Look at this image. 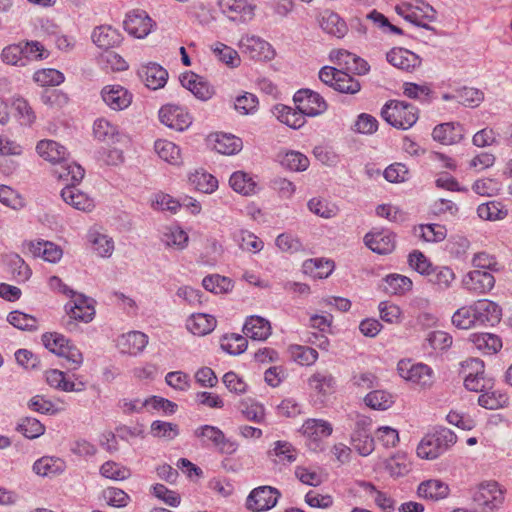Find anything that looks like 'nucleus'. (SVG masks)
I'll return each mask as SVG.
<instances>
[{"label":"nucleus","mask_w":512,"mask_h":512,"mask_svg":"<svg viewBox=\"0 0 512 512\" xmlns=\"http://www.w3.org/2000/svg\"><path fill=\"white\" fill-rule=\"evenodd\" d=\"M457 441L456 434L448 428H439L426 434L419 442L416 453L421 459L434 460L447 452Z\"/></svg>","instance_id":"obj_1"},{"label":"nucleus","mask_w":512,"mask_h":512,"mask_svg":"<svg viewBox=\"0 0 512 512\" xmlns=\"http://www.w3.org/2000/svg\"><path fill=\"white\" fill-rule=\"evenodd\" d=\"M382 118L391 126L401 129H410L418 120V109L407 102L390 100L381 109Z\"/></svg>","instance_id":"obj_2"},{"label":"nucleus","mask_w":512,"mask_h":512,"mask_svg":"<svg viewBox=\"0 0 512 512\" xmlns=\"http://www.w3.org/2000/svg\"><path fill=\"white\" fill-rule=\"evenodd\" d=\"M44 346L52 353L64 357L71 363L72 369H78L83 363L81 351L73 345L64 335L59 333H45L42 335Z\"/></svg>","instance_id":"obj_3"},{"label":"nucleus","mask_w":512,"mask_h":512,"mask_svg":"<svg viewBox=\"0 0 512 512\" xmlns=\"http://www.w3.org/2000/svg\"><path fill=\"white\" fill-rule=\"evenodd\" d=\"M399 375L421 388H430L435 380L434 371L424 363H414L410 359L400 360L397 364Z\"/></svg>","instance_id":"obj_4"},{"label":"nucleus","mask_w":512,"mask_h":512,"mask_svg":"<svg viewBox=\"0 0 512 512\" xmlns=\"http://www.w3.org/2000/svg\"><path fill=\"white\" fill-rule=\"evenodd\" d=\"M95 301L82 293L76 292L65 304V311L70 320L66 324L69 329L75 326L72 320L84 323L91 322L95 317Z\"/></svg>","instance_id":"obj_5"},{"label":"nucleus","mask_w":512,"mask_h":512,"mask_svg":"<svg viewBox=\"0 0 512 512\" xmlns=\"http://www.w3.org/2000/svg\"><path fill=\"white\" fill-rule=\"evenodd\" d=\"M395 11L406 21L428 30H432V27L425 21L433 22L436 19V11L428 4H423L420 7L410 3H402L395 7Z\"/></svg>","instance_id":"obj_6"},{"label":"nucleus","mask_w":512,"mask_h":512,"mask_svg":"<svg viewBox=\"0 0 512 512\" xmlns=\"http://www.w3.org/2000/svg\"><path fill=\"white\" fill-rule=\"evenodd\" d=\"M281 493L271 486H259L254 488L248 495L246 506L253 512H262L276 506Z\"/></svg>","instance_id":"obj_7"},{"label":"nucleus","mask_w":512,"mask_h":512,"mask_svg":"<svg viewBox=\"0 0 512 512\" xmlns=\"http://www.w3.org/2000/svg\"><path fill=\"white\" fill-rule=\"evenodd\" d=\"M293 100L296 108L310 117L318 116L327 110V103L324 98L310 89L297 91Z\"/></svg>","instance_id":"obj_8"},{"label":"nucleus","mask_w":512,"mask_h":512,"mask_svg":"<svg viewBox=\"0 0 512 512\" xmlns=\"http://www.w3.org/2000/svg\"><path fill=\"white\" fill-rule=\"evenodd\" d=\"M467 368L470 369L465 376V387L474 392H483L486 389L493 388L491 379L484 376V362L478 358H472L465 362Z\"/></svg>","instance_id":"obj_9"},{"label":"nucleus","mask_w":512,"mask_h":512,"mask_svg":"<svg viewBox=\"0 0 512 512\" xmlns=\"http://www.w3.org/2000/svg\"><path fill=\"white\" fill-rule=\"evenodd\" d=\"M159 119L162 124L176 131H184L191 123V116L181 107L165 105L159 110Z\"/></svg>","instance_id":"obj_10"},{"label":"nucleus","mask_w":512,"mask_h":512,"mask_svg":"<svg viewBox=\"0 0 512 512\" xmlns=\"http://www.w3.org/2000/svg\"><path fill=\"white\" fill-rule=\"evenodd\" d=\"M462 284L469 292L482 295L493 289L495 278L493 274L488 271L473 270L463 277Z\"/></svg>","instance_id":"obj_11"},{"label":"nucleus","mask_w":512,"mask_h":512,"mask_svg":"<svg viewBox=\"0 0 512 512\" xmlns=\"http://www.w3.org/2000/svg\"><path fill=\"white\" fill-rule=\"evenodd\" d=\"M104 103L114 111L128 108L132 102V94L121 85H107L101 91Z\"/></svg>","instance_id":"obj_12"},{"label":"nucleus","mask_w":512,"mask_h":512,"mask_svg":"<svg viewBox=\"0 0 512 512\" xmlns=\"http://www.w3.org/2000/svg\"><path fill=\"white\" fill-rule=\"evenodd\" d=\"M138 76L146 87L152 90L163 88L168 80L167 70L155 62L141 65Z\"/></svg>","instance_id":"obj_13"},{"label":"nucleus","mask_w":512,"mask_h":512,"mask_svg":"<svg viewBox=\"0 0 512 512\" xmlns=\"http://www.w3.org/2000/svg\"><path fill=\"white\" fill-rule=\"evenodd\" d=\"M364 243L377 254H389L395 248V235L389 230L371 231L364 236Z\"/></svg>","instance_id":"obj_14"},{"label":"nucleus","mask_w":512,"mask_h":512,"mask_svg":"<svg viewBox=\"0 0 512 512\" xmlns=\"http://www.w3.org/2000/svg\"><path fill=\"white\" fill-rule=\"evenodd\" d=\"M504 494L496 482H487L480 485L475 495V501L478 505L488 510H494L503 503Z\"/></svg>","instance_id":"obj_15"},{"label":"nucleus","mask_w":512,"mask_h":512,"mask_svg":"<svg viewBox=\"0 0 512 512\" xmlns=\"http://www.w3.org/2000/svg\"><path fill=\"white\" fill-rule=\"evenodd\" d=\"M241 48L250 58L259 61L271 60L275 55L272 46L267 41L256 36L243 38L241 40Z\"/></svg>","instance_id":"obj_16"},{"label":"nucleus","mask_w":512,"mask_h":512,"mask_svg":"<svg viewBox=\"0 0 512 512\" xmlns=\"http://www.w3.org/2000/svg\"><path fill=\"white\" fill-rule=\"evenodd\" d=\"M124 29L136 38H144L151 32L152 19L144 11H134L126 16Z\"/></svg>","instance_id":"obj_17"},{"label":"nucleus","mask_w":512,"mask_h":512,"mask_svg":"<svg viewBox=\"0 0 512 512\" xmlns=\"http://www.w3.org/2000/svg\"><path fill=\"white\" fill-rule=\"evenodd\" d=\"M477 326L495 325L500 321L501 308L493 301L481 299L474 304Z\"/></svg>","instance_id":"obj_18"},{"label":"nucleus","mask_w":512,"mask_h":512,"mask_svg":"<svg viewBox=\"0 0 512 512\" xmlns=\"http://www.w3.org/2000/svg\"><path fill=\"white\" fill-rule=\"evenodd\" d=\"M387 61L394 67L411 72L420 66L421 59L412 51L404 48H393L386 54Z\"/></svg>","instance_id":"obj_19"},{"label":"nucleus","mask_w":512,"mask_h":512,"mask_svg":"<svg viewBox=\"0 0 512 512\" xmlns=\"http://www.w3.org/2000/svg\"><path fill=\"white\" fill-rule=\"evenodd\" d=\"M61 197L65 203L83 212H90L95 207L94 199L74 185L64 187L61 190Z\"/></svg>","instance_id":"obj_20"},{"label":"nucleus","mask_w":512,"mask_h":512,"mask_svg":"<svg viewBox=\"0 0 512 512\" xmlns=\"http://www.w3.org/2000/svg\"><path fill=\"white\" fill-rule=\"evenodd\" d=\"M464 132L461 124L448 122L437 125L432 131V137L441 144L452 145L463 139Z\"/></svg>","instance_id":"obj_21"},{"label":"nucleus","mask_w":512,"mask_h":512,"mask_svg":"<svg viewBox=\"0 0 512 512\" xmlns=\"http://www.w3.org/2000/svg\"><path fill=\"white\" fill-rule=\"evenodd\" d=\"M221 11L231 20H236L238 16L243 18H252L256 6L248 0H218Z\"/></svg>","instance_id":"obj_22"},{"label":"nucleus","mask_w":512,"mask_h":512,"mask_svg":"<svg viewBox=\"0 0 512 512\" xmlns=\"http://www.w3.org/2000/svg\"><path fill=\"white\" fill-rule=\"evenodd\" d=\"M308 385L317 395L327 397L336 389V379L327 370L316 371L308 379Z\"/></svg>","instance_id":"obj_23"},{"label":"nucleus","mask_w":512,"mask_h":512,"mask_svg":"<svg viewBox=\"0 0 512 512\" xmlns=\"http://www.w3.org/2000/svg\"><path fill=\"white\" fill-rule=\"evenodd\" d=\"M427 279L436 291L443 292L452 287L456 275L448 266H434L428 273Z\"/></svg>","instance_id":"obj_24"},{"label":"nucleus","mask_w":512,"mask_h":512,"mask_svg":"<svg viewBox=\"0 0 512 512\" xmlns=\"http://www.w3.org/2000/svg\"><path fill=\"white\" fill-rule=\"evenodd\" d=\"M243 332L253 340L264 341L271 335V325L263 317L250 316L245 321Z\"/></svg>","instance_id":"obj_25"},{"label":"nucleus","mask_w":512,"mask_h":512,"mask_svg":"<svg viewBox=\"0 0 512 512\" xmlns=\"http://www.w3.org/2000/svg\"><path fill=\"white\" fill-rule=\"evenodd\" d=\"M29 251L34 257H40L50 263H57L63 255L62 249L58 245L44 240L30 242Z\"/></svg>","instance_id":"obj_26"},{"label":"nucleus","mask_w":512,"mask_h":512,"mask_svg":"<svg viewBox=\"0 0 512 512\" xmlns=\"http://www.w3.org/2000/svg\"><path fill=\"white\" fill-rule=\"evenodd\" d=\"M54 168V175L63 181L71 182L72 185L79 183L85 174L84 169L76 162H70L65 157L64 160L58 161Z\"/></svg>","instance_id":"obj_27"},{"label":"nucleus","mask_w":512,"mask_h":512,"mask_svg":"<svg viewBox=\"0 0 512 512\" xmlns=\"http://www.w3.org/2000/svg\"><path fill=\"white\" fill-rule=\"evenodd\" d=\"M148 344V336L140 331H131L118 339V346L123 353L136 355Z\"/></svg>","instance_id":"obj_28"},{"label":"nucleus","mask_w":512,"mask_h":512,"mask_svg":"<svg viewBox=\"0 0 512 512\" xmlns=\"http://www.w3.org/2000/svg\"><path fill=\"white\" fill-rule=\"evenodd\" d=\"M332 431L331 423L323 419H307L301 427L302 434L314 441L330 436Z\"/></svg>","instance_id":"obj_29"},{"label":"nucleus","mask_w":512,"mask_h":512,"mask_svg":"<svg viewBox=\"0 0 512 512\" xmlns=\"http://www.w3.org/2000/svg\"><path fill=\"white\" fill-rule=\"evenodd\" d=\"M273 114L280 122L293 129L302 127L306 121L305 116H307L299 109H293L292 107L283 104L275 105L273 108Z\"/></svg>","instance_id":"obj_30"},{"label":"nucleus","mask_w":512,"mask_h":512,"mask_svg":"<svg viewBox=\"0 0 512 512\" xmlns=\"http://www.w3.org/2000/svg\"><path fill=\"white\" fill-rule=\"evenodd\" d=\"M214 316L204 313L192 314L186 322L187 329L194 335L203 336L211 333L216 327Z\"/></svg>","instance_id":"obj_31"},{"label":"nucleus","mask_w":512,"mask_h":512,"mask_svg":"<svg viewBox=\"0 0 512 512\" xmlns=\"http://www.w3.org/2000/svg\"><path fill=\"white\" fill-rule=\"evenodd\" d=\"M92 40L99 48L109 49L120 44L121 34L111 26L102 25L93 30Z\"/></svg>","instance_id":"obj_32"},{"label":"nucleus","mask_w":512,"mask_h":512,"mask_svg":"<svg viewBox=\"0 0 512 512\" xmlns=\"http://www.w3.org/2000/svg\"><path fill=\"white\" fill-rule=\"evenodd\" d=\"M321 28L328 34L342 38L347 33L345 21L335 12L325 10L320 19Z\"/></svg>","instance_id":"obj_33"},{"label":"nucleus","mask_w":512,"mask_h":512,"mask_svg":"<svg viewBox=\"0 0 512 512\" xmlns=\"http://www.w3.org/2000/svg\"><path fill=\"white\" fill-rule=\"evenodd\" d=\"M36 151L40 157L51 163L64 160L67 149L54 140H41L36 145Z\"/></svg>","instance_id":"obj_34"},{"label":"nucleus","mask_w":512,"mask_h":512,"mask_svg":"<svg viewBox=\"0 0 512 512\" xmlns=\"http://www.w3.org/2000/svg\"><path fill=\"white\" fill-rule=\"evenodd\" d=\"M417 493L421 498L437 501L448 496L449 488L440 480L430 479L419 484Z\"/></svg>","instance_id":"obj_35"},{"label":"nucleus","mask_w":512,"mask_h":512,"mask_svg":"<svg viewBox=\"0 0 512 512\" xmlns=\"http://www.w3.org/2000/svg\"><path fill=\"white\" fill-rule=\"evenodd\" d=\"M46 381L49 386L64 392H81L84 390L82 382L77 384L69 381L66 379L65 373L57 369H51L46 372Z\"/></svg>","instance_id":"obj_36"},{"label":"nucleus","mask_w":512,"mask_h":512,"mask_svg":"<svg viewBox=\"0 0 512 512\" xmlns=\"http://www.w3.org/2000/svg\"><path fill=\"white\" fill-rule=\"evenodd\" d=\"M229 184L235 192L244 196L253 195L257 190V183L253 177L244 171L234 172L230 176Z\"/></svg>","instance_id":"obj_37"},{"label":"nucleus","mask_w":512,"mask_h":512,"mask_svg":"<svg viewBox=\"0 0 512 512\" xmlns=\"http://www.w3.org/2000/svg\"><path fill=\"white\" fill-rule=\"evenodd\" d=\"M94 137L102 142L114 143L119 141L118 127L105 118H98L93 124Z\"/></svg>","instance_id":"obj_38"},{"label":"nucleus","mask_w":512,"mask_h":512,"mask_svg":"<svg viewBox=\"0 0 512 512\" xmlns=\"http://www.w3.org/2000/svg\"><path fill=\"white\" fill-rule=\"evenodd\" d=\"M269 457L275 463L291 464L297 459V450L291 443L279 440L274 442L273 449L269 451Z\"/></svg>","instance_id":"obj_39"},{"label":"nucleus","mask_w":512,"mask_h":512,"mask_svg":"<svg viewBox=\"0 0 512 512\" xmlns=\"http://www.w3.org/2000/svg\"><path fill=\"white\" fill-rule=\"evenodd\" d=\"M334 269V263L330 260L324 259H308L303 263V271L313 278L324 279L327 278Z\"/></svg>","instance_id":"obj_40"},{"label":"nucleus","mask_w":512,"mask_h":512,"mask_svg":"<svg viewBox=\"0 0 512 512\" xmlns=\"http://www.w3.org/2000/svg\"><path fill=\"white\" fill-rule=\"evenodd\" d=\"M6 264L9 268L10 273L17 282L27 281L32 272L25 261L16 253L6 255Z\"/></svg>","instance_id":"obj_41"},{"label":"nucleus","mask_w":512,"mask_h":512,"mask_svg":"<svg viewBox=\"0 0 512 512\" xmlns=\"http://www.w3.org/2000/svg\"><path fill=\"white\" fill-rule=\"evenodd\" d=\"M509 398L505 393L498 390L486 389L478 397V404L489 410H496L508 405Z\"/></svg>","instance_id":"obj_42"},{"label":"nucleus","mask_w":512,"mask_h":512,"mask_svg":"<svg viewBox=\"0 0 512 512\" xmlns=\"http://www.w3.org/2000/svg\"><path fill=\"white\" fill-rule=\"evenodd\" d=\"M384 283V290L391 295H404L413 285L410 278L400 274L387 275Z\"/></svg>","instance_id":"obj_43"},{"label":"nucleus","mask_w":512,"mask_h":512,"mask_svg":"<svg viewBox=\"0 0 512 512\" xmlns=\"http://www.w3.org/2000/svg\"><path fill=\"white\" fill-rule=\"evenodd\" d=\"M15 430L21 433L25 438L36 439L45 433V425L34 417H24L19 419Z\"/></svg>","instance_id":"obj_44"},{"label":"nucleus","mask_w":512,"mask_h":512,"mask_svg":"<svg viewBox=\"0 0 512 512\" xmlns=\"http://www.w3.org/2000/svg\"><path fill=\"white\" fill-rule=\"evenodd\" d=\"M214 149L224 155H233L242 149V140L231 134H217Z\"/></svg>","instance_id":"obj_45"},{"label":"nucleus","mask_w":512,"mask_h":512,"mask_svg":"<svg viewBox=\"0 0 512 512\" xmlns=\"http://www.w3.org/2000/svg\"><path fill=\"white\" fill-rule=\"evenodd\" d=\"M471 340L475 347L486 354H495L502 347L501 339L491 333L473 334Z\"/></svg>","instance_id":"obj_46"},{"label":"nucleus","mask_w":512,"mask_h":512,"mask_svg":"<svg viewBox=\"0 0 512 512\" xmlns=\"http://www.w3.org/2000/svg\"><path fill=\"white\" fill-rule=\"evenodd\" d=\"M233 239L243 251L259 253L264 247L263 241L249 231L240 230L235 232Z\"/></svg>","instance_id":"obj_47"},{"label":"nucleus","mask_w":512,"mask_h":512,"mask_svg":"<svg viewBox=\"0 0 512 512\" xmlns=\"http://www.w3.org/2000/svg\"><path fill=\"white\" fill-rule=\"evenodd\" d=\"M162 241L168 247L183 250L187 247L189 237L179 226L167 227L162 236Z\"/></svg>","instance_id":"obj_48"},{"label":"nucleus","mask_w":512,"mask_h":512,"mask_svg":"<svg viewBox=\"0 0 512 512\" xmlns=\"http://www.w3.org/2000/svg\"><path fill=\"white\" fill-rule=\"evenodd\" d=\"M366 406L374 410H387L394 403V397L385 390H373L364 397Z\"/></svg>","instance_id":"obj_49"},{"label":"nucleus","mask_w":512,"mask_h":512,"mask_svg":"<svg viewBox=\"0 0 512 512\" xmlns=\"http://www.w3.org/2000/svg\"><path fill=\"white\" fill-rule=\"evenodd\" d=\"M189 182L196 190L206 194L214 192L218 187L217 179L204 171H196L191 174Z\"/></svg>","instance_id":"obj_50"},{"label":"nucleus","mask_w":512,"mask_h":512,"mask_svg":"<svg viewBox=\"0 0 512 512\" xmlns=\"http://www.w3.org/2000/svg\"><path fill=\"white\" fill-rule=\"evenodd\" d=\"M155 152L164 161L170 164H178L180 160V148L173 142L159 139L154 143Z\"/></svg>","instance_id":"obj_51"},{"label":"nucleus","mask_w":512,"mask_h":512,"mask_svg":"<svg viewBox=\"0 0 512 512\" xmlns=\"http://www.w3.org/2000/svg\"><path fill=\"white\" fill-rule=\"evenodd\" d=\"M33 471L40 476H55L63 471V462L52 457H42L33 464Z\"/></svg>","instance_id":"obj_52"},{"label":"nucleus","mask_w":512,"mask_h":512,"mask_svg":"<svg viewBox=\"0 0 512 512\" xmlns=\"http://www.w3.org/2000/svg\"><path fill=\"white\" fill-rule=\"evenodd\" d=\"M20 45L21 48H23L22 57L24 67L32 61H38L48 57V52L38 41H20Z\"/></svg>","instance_id":"obj_53"},{"label":"nucleus","mask_w":512,"mask_h":512,"mask_svg":"<svg viewBox=\"0 0 512 512\" xmlns=\"http://www.w3.org/2000/svg\"><path fill=\"white\" fill-rule=\"evenodd\" d=\"M452 323L459 329H471L477 327L473 304L459 308L452 316Z\"/></svg>","instance_id":"obj_54"},{"label":"nucleus","mask_w":512,"mask_h":512,"mask_svg":"<svg viewBox=\"0 0 512 512\" xmlns=\"http://www.w3.org/2000/svg\"><path fill=\"white\" fill-rule=\"evenodd\" d=\"M291 358L300 365H312L318 359L316 349L302 345H292L289 348Z\"/></svg>","instance_id":"obj_55"},{"label":"nucleus","mask_w":512,"mask_h":512,"mask_svg":"<svg viewBox=\"0 0 512 512\" xmlns=\"http://www.w3.org/2000/svg\"><path fill=\"white\" fill-rule=\"evenodd\" d=\"M281 165L291 171L301 172L309 167V159L298 151H288L283 155Z\"/></svg>","instance_id":"obj_56"},{"label":"nucleus","mask_w":512,"mask_h":512,"mask_svg":"<svg viewBox=\"0 0 512 512\" xmlns=\"http://www.w3.org/2000/svg\"><path fill=\"white\" fill-rule=\"evenodd\" d=\"M416 234L426 242H440L446 237V229L440 224H421Z\"/></svg>","instance_id":"obj_57"},{"label":"nucleus","mask_w":512,"mask_h":512,"mask_svg":"<svg viewBox=\"0 0 512 512\" xmlns=\"http://www.w3.org/2000/svg\"><path fill=\"white\" fill-rule=\"evenodd\" d=\"M501 189V182L493 178L478 179L472 185V190L476 194L486 197L498 195Z\"/></svg>","instance_id":"obj_58"},{"label":"nucleus","mask_w":512,"mask_h":512,"mask_svg":"<svg viewBox=\"0 0 512 512\" xmlns=\"http://www.w3.org/2000/svg\"><path fill=\"white\" fill-rule=\"evenodd\" d=\"M150 433L157 438L173 440L179 434V428L176 424L155 420L151 423Z\"/></svg>","instance_id":"obj_59"},{"label":"nucleus","mask_w":512,"mask_h":512,"mask_svg":"<svg viewBox=\"0 0 512 512\" xmlns=\"http://www.w3.org/2000/svg\"><path fill=\"white\" fill-rule=\"evenodd\" d=\"M33 79L41 86H57L64 81L65 77L62 72L48 68L36 71Z\"/></svg>","instance_id":"obj_60"},{"label":"nucleus","mask_w":512,"mask_h":512,"mask_svg":"<svg viewBox=\"0 0 512 512\" xmlns=\"http://www.w3.org/2000/svg\"><path fill=\"white\" fill-rule=\"evenodd\" d=\"M477 214L481 219L495 221L504 219L507 211L501 208L499 202L491 201L478 206Z\"/></svg>","instance_id":"obj_61"},{"label":"nucleus","mask_w":512,"mask_h":512,"mask_svg":"<svg viewBox=\"0 0 512 512\" xmlns=\"http://www.w3.org/2000/svg\"><path fill=\"white\" fill-rule=\"evenodd\" d=\"M307 206L312 213L326 219L334 217L338 211L334 204L321 198L310 199Z\"/></svg>","instance_id":"obj_62"},{"label":"nucleus","mask_w":512,"mask_h":512,"mask_svg":"<svg viewBox=\"0 0 512 512\" xmlns=\"http://www.w3.org/2000/svg\"><path fill=\"white\" fill-rule=\"evenodd\" d=\"M23 48L20 42L7 45L1 51V60L3 63L11 66L24 67Z\"/></svg>","instance_id":"obj_63"},{"label":"nucleus","mask_w":512,"mask_h":512,"mask_svg":"<svg viewBox=\"0 0 512 512\" xmlns=\"http://www.w3.org/2000/svg\"><path fill=\"white\" fill-rule=\"evenodd\" d=\"M7 321L20 330H36L37 320L35 317L20 311H12L8 314Z\"/></svg>","instance_id":"obj_64"}]
</instances>
